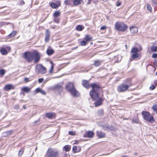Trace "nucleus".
I'll return each instance as SVG.
<instances>
[{"label":"nucleus","instance_id":"nucleus-1","mask_svg":"<svg viewBox=\"0 0 157 157\" xmlns=\"http://www.w3.org/2000/svg\"><path fill=\"white\" fill-rule=\"evenodd\" d=\"M91 86L92 89L90 92V95L93 100H97L99 98V92L100 87L96 83H91Z\"/></svg>","mask_w":157,"mask_h":157},{"label":"nucleus","instance_id":"nucleus-54","mask_svg":"<svg viewBox=\"0 0 157 157\" xmlns=\"http://www.w3.org/2000/svg\"><path fill=\"white\" fill-rule=\"evenodd\" d=\"M24 81L26 82H27L29 81V79L28 78H25L24 79Z\"/></svg>","mask_w":157,"mask_h":157},{"label":"nucleus","instance_id":"nucleus-6","mask_svg":"<svg viewBox=\"0 0 157 157\" xmlns=\"http://www.w3.org/2000/svg\"><path fill=\"white\" fill-rule=\"evenodd\" d=\"M116 29L118 31H124L127 28V26L123 23L117 22L115 25Z\"/></svg>","mask_w":157,"mask_h":157},{"label":"nucleus","instance_id":"nucleus-3","mask_svg":"<svg viewBox=\"0 0 157 157\" xmlns=\"http://www.w3.org/2000/svg\"><path fill=\"white\" fill-rule=\"evenodd\" d=\"M144 119L145 120L151 123L154 121L153 117L151 115L150 113L147 111H143L141 113Z\"/></svg>","mask_w":157,"mask_h":157},{"label":"nucleus","instance_id":"nucleus-23","mask_svg":"<svg viewBox=\"0 0 157 157\" xmlns=\"http://www.w3.org/2000/svg\"><path fill=\"white\" fill-rule=\"evenodd\" d=\"M82 0H73V6H78L81 4Z\"/></svg>","mask_w":157,"mask_h":157},{"label":"nucleus","instance_id":"nucleus-12","mask_svg":"<svg viewBox=\"0 0 157 157\" xmlns=\"http://www.w3.org/2000/svg\"><path fill=\"white\" fill-rule=\"evenodd\" d=\"M82 85L83 87L87 89H89L91 86V85L89 84L88 81L85 80L82 81Z\"/></svg>","mask_w":157,"mask_h":157},{"label":"nucleus","instance_id":"nucleus-2","mask_svg":"<svg viewBox=\"0 0 157 157\" xmlns=\"http://www.w3.org/2000/svg\"><path fill=\"white\" fill-rule=\"evenodd\" d=\"M46 155L48 157H58L59 155V152L56 149L50 148L47 151Z\"/></svg>","mask_w":157,"mask_h":157},{"label":"nucleus","instance_id":"nucleus-14","mask_svg":"<svg viewBox=\"0 0 157 157\" xmlns=\"http://www.w3.org/2000/svg\"><path fill=\"white\" fill-rule=\"evenodd\" d=\"M14 88V86L11 84H7L4 87V89L5 90L8 91Z\"/></svg>","mask_w":157,"mask_h":157},{"label":"nucleus","instance_id":"nucleus-7","mask_svg":"<svg viewBox=\"0 0 157 157\" xmlns=\"http://www.w3.org/2000/svg\"><path fill=\"white\" fill-rule=\"evenodd\" d=\"M35 70L36 72L42 74H44L46 72V68L40 64L36 66Z\"/></svg>","mask_w":157,"mask_h":157},{"label":"nucleus","instance_id":"nucleus-43","mask_svg":"<svg viewBox=\"0 0 157 157\" xmlns=\"http://www.w3.org/2000/svg\"><path fill=\"white\" fill-rule=\"evenodd\" d=\"M78 148V147L76 146H74L73 147V151L74 153H76V151L77 149Z\"/></svg>","mask_w":157,"mask_h":157},{"label":"nucleus","instance_id":"nucleus-5","mask_svg":"<svg viewBox=\"0 0 157 157\" xmlns=\"http://www.w3.org/2000/svg\"><path fill=\"white\" fill-rule=\"evenodd\" d=\"M140 50L136 48H134L132 49L131 53L132 54L131 57L130 59V61L132 60V59H136L139 57V54L138 52Z\"/></svg>","mask_w":157,"mask_h":157},{"label":"nucleus","instance_id":"nucleus-9","mask_svg":"<svg viewBox=\"0 0 157 157\" xmlns=\"http://www.w3.org/2000/svg\"><path fill=\"white\" fill-rule=\"evenodd\" d=\"M40 58V53L37 51H34L33 56L34 62L36 63L38 62Z\"/></svg>","mask_w":157,"mask_h":157},{"label":"nucleus","instance_id":"nucleus-10","mask_svg":"<svg viewBox=\"0 0 157 157\" xmlns=\"http://www.w3.org/2000/svg\"><path fill=\"white\" fill-rule=\"evenodd\" d=\"M71 94L73 95L74 97H78L80 95V93L75 88H73L71 90L69 91Z\"/></svg>","mask_w":157,"mask_h":157},{"label":"nucleus","instance_id":"nucleus-29","mask_svg":"<svg viewBox=\"0 0 157 157\" xmlns=\"http://www.w3.org/2000/svg\"><path fill=\"white\" fill-rule=\"evenodd\" d=\"M87 136L89 138H92L94 135V133L91 131H89L87 134Z\"/></svg>","mask_w":157,"mask_h":157},{"label":"nucleus","instance_id":"nucleus-32","mask_svg":"<svg viewBox=\"0 0 157 157\" xmlns=\"http://www.w3.org/2000/svg\"><path fill=\"white\" fill-rule=\"evenodd\" d=\"M24 151V149L23 148H21L20 150L19 151L18 153V156L19 157H21L23 154Z\"/></svg>","mask_w":157,"mask_h":157},{"label":"nucleus","instance_id":"nucleus-33","mask_svg":"<svg viewBox=\"0 0 157 157\" xmlns=\"http://www.w3.org/2000/svg\"><path fill=\"white\" fill-rule=\"evenodd\" d=\"M63 148L65 151H68L71 149V146L69 145H66L64 146Z\"/></svg>","mask_w":157,"mask_h":157},{"label":"nucleus","instance_id":"nucleus-58","mask_svg":"<svg viewBox=\"0 0 157 157\" xmlns=\"http://www.w3.org/2000/svg\"><path fill=\"white\" fill-rule=\"evenodd\" d=\"M70 156L69 155L65 154L63 157H70Z\"/></svg>","mask_w":157,"mask_h":157},{"label":"nucleus","instance_id":"nucleus-60","mask_svg":"<svg viewBox=\"0 0 157 157\" xmlns=\"http://www.w3.org/2000/svg\"><path fill=\"white\" fill-rule=\"evenodd\" d=\"M121 2H118L117 5H116V6H120L121 5Z\"/></svg>","mask_w":157,"mask_h":157},{"label":"nucleus","instance_id":"nucleus-8","mask_svg":"<svg viewBox=\"0 0 157 157\" xmlns=\"http://www.w3.org/2000/svg\"><path fill=\"white\" fill-rule=\"evenodd\" d=\"M130 86V85L122 84L117 87V90L119 92H124L128 90Z\"/></svg>","mask_w":157,"mask_h":157},{"label":"nucleus","instance_id":"nucleus-18","mask_svg":"<svg viewBox=\"0 0 157 157\" xmlns=\"http://www.w3.org/2000/svg\"><path fill=\"white\" fill-rule=\"evenodd\" d=\"M54 89L62 91L63 88L62 85L59 84H58L54 86Z\"/></svg>","mask_w":157,"mask_h":157},{"label":"nucleus","instance_id":"nucleus-52","mask_svg":"<svg viewBox=\"0 0 157 157\" xmlns=\"http://www.w3.org/2000/svg\"><path fill=\"white\" fill-rule=\"evenodd\" d=\"M40 93L43 95H45L46 94L44 90H42L41 89Z\"/></svg>","mask_w":157,"mask_h":157},{"label":"nucleus","instance_id":"nucleus-46","mask_svg":"<svg viewBox=\"0 0 157 157\" xmlns=\"http://www.w3.org/2000/svg\"><path fill=\"white\" fill-rule=\"evenodd\" d=\"M152 57L154 58H157V53H154L152 56Z\"/></svg>","mask_w":157,"mask_h":157},{"label":"nucleus","instance_id":"nucleus-26","mask_svg":"<svg viewBox=\"0 0 157 157\" xmlns=\"http://www.w3.org/2000/svg\"><path fill=\"white\" fill-rule=\"evenodd\" d=\"M60 15V12L59 11H56L53 14V16L54 17H57L59 16Z\"/></svg>","mask_w":157,"mask_h":157},{"label":"nucleus","instance_id":"nucleus-34","mask_svg":"<svg viewBox=\"0 0 157 157\" xmlns=\"http://www.w3.org/2000/svg\"><path fill=\"white\" fill-rule=\"evenodd\" d=\"M84 27L82 26L81 25H78L76 27V29L78 31H81L84 29Z\"/></svg>","mask_w":157,"mask_h":157},{"label":"nucleus","instance_id":"nucleus-35","mask_svg":"<svg viewBox=\"0 0 157 157\" xmlns=\"http://www.w3.org/2000/svg\"><path fill=\"white\" fill-rule=\"evenodd\" d=\"M5 73V71L3 69L0 70V78L2 77Z\"/></svg>","mask_w":157,"mask_h":157},{"label":"nucleus","instance_id":"nucleus-40","mask_svg":"<svg viewBox=\"0 0 157 157\" xmlns=\"http://www.w3.org/2000/svg\"><path fill=\"white\" fill-rule=\"evenodd\" d=\"M139 120L137 118H133L132 119V123L133 124V123H138Z\"/></svg>","mask_w":157,"mask_h":157},{"label":"nucleus","instance_id":"nucleus-44","mask_svg":"<svg viewBox=\"0 0 157 157\" xmlns=\"http://www.w3.org/2000/svg\"><path fill=\"white\" fill-rule=\"evenodd\" d=\"M98 113L99 115L101 116L103 114V110L101 109L98 110Z\"/></svg>","mask_w":157,"mask_h":157},{"label":"nucleus","instance_id":"nucleus-42","mask_svg":"<svg viewBox=\"0 0 157 157\" xmlns=\"http://www.w3.org/2000/svg\"><path fill=\"white\" fill-rule=\"evenodd\" d=\"M59 19L57 17H54V22L57 23H58L59 22Z\"/></svg>","mask_w":157,"mask_h":157},{"label":"nucleus","instance_id":"nucleus-49","mask_svg":"<svg viewBox=\"0 0 157 157\" xmlns=\"http://www.w3.org/2000/svg\"><path fill=\"white\" fill-rule=\"evenodd\" d=\"M41 89L39 88H37L36 89V93H39L41 91Z\"/></svg>","mask_w":157,"mask_h":157},{"label":"nucleus","instance_id":"nucleus-50","mask_svg":"<svg viewBox=\"0 0 157 157\" xmlns=\"http://www.w3.org/2000/svg\"><path fill=\"white\" fill-rule=\"evenodd\" d=\"M38 82L39 83L42 82L44 80L43 78H40L38 79Z\"/></svg>","mask_w":157,"mask_h":157},{"label":"nucleus","instance_id":"nucleus-45","mask_svg":"<svg viewBox=\"0 0 157 157\" xmlns=\"http://www.w3.org/2000/svg\"><path fill=\"white\" fill-rule=\"evenodd\" d=\"M4 48H5L6 50L7 51H10V47L8 46H5L3 47Z\"/></svg>","mask_w":157,"mask_h":157},{"label":"nucleus","instance_id":"nucleus-19","mask_svg":"<svg viewBox=\"0 0 157 157\" xmlns=\"http://www.w3.org/2000/svg\"><path fill=\"white\" fill-rule=\"evenodd\" d=\"M54 52V50L51 48H48L46 51L47 54L49 56L52 55Z\"/></svg>","mask_w":157,"mask_h":157},{"label":"nucleus","instance_id":"nucleus-47","mask_svg":"<svg viewBox=\"0 0 157 157\" xmlns=\"http://www.w3.org/2000/svg\"><path fill=\"white\" fill-rule=\"evenodd\" d=\"M69 134L70 135H74L75 134V133L72 131H70L69 132Z\"/></svg>","mask_w":157,"mask_h":157},{"label":"nucleus","instance_id":"nucleus-30","mask_svg":"<svg viewBox=\"0 0 157 157\" xmlns=\"http://www.w3.org/2000/svg\"><path fill=\"white\" fill-rule=\"evenodd\" d=\"M92 38V37H91L90 35H86L85 39L86 41H89L91 40Z\"/></svg>","mask_w":157,"mask_h":157},{"label":"nucleus","instance_id":"nucleus-17","mask_svg":"<svg viewBox=\"0 0 157 157\" xmlns=\"http://www.w3.org/2000/svg\"><path fill=\"white\" fill-rule=\"evenodd\" d=\"M97 135L99 138H103L105 137V133L101 131H97Z\"/></svg>","mask_w":157,"mask_h":157},{"label":"nucleus","instance_id":"nucleus-16","mask_svg":"<svg viewBox=\"0 0 157 157\" xmlns=\"http://www.w3.org/2000/svg\"><path fill=\"white\" fill-rule=\"evenodd\" d=\"M45 115L48 118L51 119L55 118L56 116L55 113H47Z\"/></svg>","mask_w":157,"mask_h":157},{"label":"nucleus","instance_id":"nucleus-57","mask_svg":"<svg viewBox=\"0 0 157 157\" xmlns=\"http://www.w3.org/2000/svg\"><path fill=\"white\" fill-rule=\"evenodd\" d=\"M88 2L87 3V4H90L91 3V2H92V0H88Z\"/></svg>","mask_w":157,"mask_h":157},{"label":"nucleus","instance_id":"nucleus-64","mask_svg":"<svg viewBox=\"0 0 157 157\" xmlns=\"http://www.w3.org/2000/svg\"><path fill=\"white\" fill-rule=\"evenodd\" d=\"M109 128V127H108V126H106V128Z\"/></svg>","mask_w":157,"mask_h":157},{"label":"nucleus","instance_id":"nucleus-37","mask_svg":"<svg viewBox=\"0 0 157 157\" xmlns=\"http://www.w3.org/2000/svg\"><path fill=\"white\" fill-rule=\"evenodd\" d=\"M152 109L157 113V105H154L152 107Z\"/></svg>","mask_w":157,"mask_h":157},{"label":"nucleus","instance_id":"nucleus-36","mask_svg":"<svg viewBox=\"0 0 157 157\" xmlns=\"http://www.w3.org/2000/svg\"><path fill=\"white\" fill-rule=\"evenodd\" d=\"M151 50L153 52H157V46H153L151 48Z\"/></svg>","mask_w":157,"mask_h":157},{"label":"nucleus","instance_id":"nucleus-27","mask_svg":"<svg viewBox=\"0 0 157 157\" xmlns=\"http://www.w3.org/2000/svg\"><path fill=\"white\" fill-rule=\"evenodd\" d=\"M31 88H28V87H23L21 90L24 92L28 93L30 91Z\"/></svg>","mask_w":157,"mask_h":157},{"label":"nucleus","instance_id":"nucleus-21","mask_svg":"<svg viewBox=\"0 0 157 157\" xmlns=\"http://www.w3.org/2000/svg\"><path fill=\"white\" fill-rule=\"evenodd\" d=\"M64 3L66 5H69L71 6H73V0H65Z\"/></svg>","mask_w":157,"mask_h":157},{"label":"nucleus","instance_id":"nucleus-20","mask_svg":"<svg viewBox=\"0 0 157 157\" xmlns=\"http://www.w3.org/2000/svg\"><path fill=\"white\" fill-rule=\"evenodd\" d=\"M103 62V61L100 60H97L94 61L93 65L95 67L99 66Z\"/></svg>","mask_w":157,"mask_h":157},{"label":"nucleus","instance_id":"nucleus-31","mask_svg":"<svg viewBox=\"0 0 157 157\" xmlns=\"http://www.w3.org/2000/svg\"><path fill=\"white\" fill-rule=\"evenodd\" d=\"M16 34V32L15 31H13L9 34L8 35V37L9 38H11L14 37Z\"/></svg>","mask_w":157,"mask_h":157},{"label":"nucleus","instance_id":"nucleus-24","mask_svg":"<svg viewBox=\"0 0 157 157\" xmlns=\"http://www.w3.org/2000/svg\"><path fill=\"white\" fill-rule=\"evenodd\" d=\"M60 2H59L58 3V5L57 4L52 2L51 3L50 5V6L56 9L57 8L58 6H60Z\"/></svg>","mask_w":157,"mask_h":157},{"label":"nucleus","instance_id":"nucleus-41","mask_svg":"<svg viewBox=\"0 0 157 157\" xmlns=\"http://www.w3.org/2000/svg\"><path fill=\"white\" fill-rule=\"evenodd\" d=\"M80 44L81 45L84 46L86 44V43L85 40H82L81 41Z\"/></svg>","mask_w":157,"mask_h":157},{"label":"nucleus","instance_id":"nucleus-28","mask_svg":"<svg viewBox=\"0 0 157 157\" xmlns=\"http://www.w3.org/2000/svg\"><path fill=\"white\" fill-rule=\"evenodd\" d=\"M0 52L3 55H6L7 54V51L4 47L2 48V49L0 50Z\"/></svg>","mask_w":157,"mask_h":157},{"label":"nucleus","instance_id":"nucleus-55","mask_svg":"<svg viewBox=\"0 0 157 157\" xmlns=\"http://www.w3.org/2000/svg\"><path fill=\"white\" fill-rule=\"evenodd\" d=\"M106 28L105 26H103L101 27L100 29L101 30H104Z\"/></svg>","mask_w":157,"mask_h":157},{"label":"nucleus","instance_id":"nucleus-39","mask_svg":"<svg viewBox=\"0 0 157 157\" xmlns=\"http://www.w3.org/2000/svg\"><path fill=\"white\" fill-rule=\"evenodd\" d=\"M50 62H51V63L52 64V65L51 66V69L49 71V72H50V73H52L53 72L52 71L54 69V65L51 61H50Z\"/></svg>","mask_w":157,"mask_h":157},{"label":"nucleus","instance_id":"nucleus-22","mask_svg":"<svg viewBox=\"0 0 157 157\" xmlns=\"http://www.w3.org/2000/svg\"><path fill=\"white\" fill-rule=\"evenodd\" d=\"M95 101H96L94 104L95 107L101 105L102 103V100L101 98H100L99 99L98 98V100Z\"/></svg>","mask_w":157,"mask_h":157},{"label":"nucleus","instance_id":"nucleus-53","mask_svg":"<svg viewBox=\"0 0 157 157\" xmlns=\"http://www.w3.org/2000/svg\"><path fill=\"white\" fill-rule=\"evenodd\" d=\"M81 148L80 147H78V148L77 149V150L76 151V152H79L81 150Z\"/></svg>","mask_w":157,"mask_h":157},{"label":"nucleus","instance_id":"nucleus-59","mask_svg":"<svg viewBox=\"0 0 157 157\" xmlns=\"http://www.w3.org/2000/svg\"><path fill=\"white\" fill-rule=\"evenodd\" d=\"M98 0H92V2L94 3H96L98 2Z\"/></svg>","mask_w":157,"mask_h":157},{"label":"nucleus","instance_id":"nucleus-13","mask_svg":"<svg viewBox=\"0 0 157 157\" xmlns=\"http://www.w3.org/2000/svg\"><path fill=\"white\" fill-rule=\"evenodd\" d=\"M130 31L131 34L132 35L136 34L138 31V28L135 26H132L130 28Z\"/></svg>","mask_w":157,"mask_h":157},{"label":"nucleus","instance_id":"nucleus-48","mask_svg":"<svg viewBox=\"0 0 157 157\" xmlns=\"http://www.w3.org/2000/svg\"><path fill=\"white\" fill-rule=\"evenodd\" d=\"M155 86L154 85H152L149 88V89L151 90H153L155 89Z\"/></svg>","mask_w":157,"mask_h":157},{"label":"nucleus","instance_id":"nucleus-51","mask_svg":"<svg viewBox=\"0 0 157 157\" xmlns=\"http://www.w3.org/2000/svg\"><path fill=\"white\" fill-rule=\"evenodd\" d=\"M152 2L155 5H157V0H152Z\"/></svg>","mask_w":157,"mask_h":157},{"label":"nucleus","instance_id":"nucleus-15","mask_svg":"<svg viewBox=\"0 0 157 157\" xmlns=\"http://www.w3.org/2000/svg\"><path fill=\"white\" fill-rule=\"evenodd\" d=\"M50 33V32L49 29H47L46 31V34L45 38V40L46 42H48L49 40Z\"/></svg>","mask_w":157,"mask_h":157},{"label":"nucleus","instance_id":"nucleus-38","mask_svg":"<svg viewBox=\"0 0 157 157\" xmlns=\"http://www.w3.org/2000/svg\"><path fill=\"white\" fill-rule=\"evenodd\" d=\"M147 10H149L150 11V12H151L152 11V8L151 6L149 4H147Z\"/></svg>","mask_w":157,"mask_h":157},{"label":"nucleus","instance_id":"nucleus-4","mask_svg":"<svg viewBox=\"0 0 157 157\" xmlns=\"http://www.w3.org/2000/svg\"><path fill=\"white\" fill-rule=\"evenodd\" d=\"M34 51L33 52H25L23 54L24 58L28 62H30L33 59Z\"/></svg>","mask_w":157,"mask_h":157},{"label":"nucleus","instance_id":"nucleus-11","mask_svg":"<svg viewBox=\"0 0 157 157\" xmlns=\"http://www.w3.org/2000/svg\"><path fill=\"white\" fill-rule=\"evenodd\" d=\"M74 88V84L72 82H69L66 85V88L69 92Z\"/></svg>","mask_w":157,"mask_h":157},{"label":"nucleus","instance_id":"nucleus-63","mask_svg":"<svg viewBox=\"0 0 157 157\" xmlns=\"http://www.w3.org/2000/svg\"><path fill=\"white\" fill-rule=\"evenodd\" d=\"M75 143H76V144H77V143H78V141H75Z\"/></svg>","mask_w":157,"mask_h":157},{"label":"nucleus","instance_id":"nucleus-62","mask_svg":"<svg viewBox=\"0 0 157 157\" xmlns=\"http://www.w3.org/2000/svg\"><path fill=\"white\" fill-rule=\"evenodd\" d=\"M103 2H107V1H109V0H102Z\"/></svg>","mask_w":157,"mask_h":157},{"label":"nucleus","instance_id":"nucleus-56","mask_svg":"<svg viewBox=\"0 0 157 157\" xmlns=\"http://www.w3.org/2000/svg\"><path fill=\"white\" fill-rule=\"evenodd\" d=\"M153 64L156 66H157V60H155Z\"/></svg>","mask_w":157,"mask_h":157},{"label":"nucleus","instance_id":"nucleus-25","mask_svg":"<svg viewBox=\"0 0 157 157\" xmlns=\"http://www.w3.org/2000/svg\"><path fill=\"white\" fill-rule=\"evenodd\" d=\"M13 132V131L12 130L4 132L3 133V135L4 136H7L10 135Z\"/></svg>","mask_w":157,"mask_h":157},{"label":"nucleus","instance_id":"nucleus-61","mask_svg":"<svg viewBox=\"0 0 157 157\" xmlns=\"http://www.w3.org/2000/svg\"><path fill=\"white\" fill-rule=\"evenodd\" d=\"M154 84L156 85H157V80H155L154 81Z\"/></svg>","mask_w":157,"mask_h":157}]
</instances>
